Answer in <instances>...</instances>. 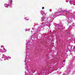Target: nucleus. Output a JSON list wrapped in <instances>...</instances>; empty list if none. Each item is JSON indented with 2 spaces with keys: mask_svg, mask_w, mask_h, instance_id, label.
Instances as JSON below:
<instances>
[{
  "mask_svg": "<svg viewBox=\"0 0 75 75\" xmlns=\"http://www.w3.org/2000/svg\"><path fill=\"white\" fill-rule=\"evenodd\" d=\"M42 9H44V7H42Z\"/></svg>",
  "mask_w": 75,
  "mask_h": 75,
  "instance_id": "obj_19",
  "label": "nucleus"
},
{
  "mask_svg": "<svg viewBox=\"0 0 75 75\" xmlns=\"http://www.w3.org/2000/svg\"><path fill=\"white\" fill-rule=\"evenodd\" d=\"M26 55H27V54H26Z\"/></svg>",
  "mask_w": 75,
  "mask_h": 75,
  "instance_id": "obj_26",
  "label": "nucleus"
},
{
  "mask_svg": "<svg viewBox=\"0 0 75 75\" xmlns=\"http://www.w3.org/2000/svg\"><path fill=\"white\" fill-rule=\"evenodd\" d=\"M3 52V50L0 49V55L1 54V53Z\"/></svg>",
  "mask_w": 75,
  "mask_h": 75,
  "instance_id": "obj_13",
  "label": "nucleus"
},
{
  "mask_svg": "<svg viewBox=\"0 0 75 75\" xmlns=\"http://www.w3.org/2000/svg\"><path fill=\"white\" fill-rule=\"evenodd\" d=\"M1 48H3V50H4V51H5V52H6L7 51V50H6L5 49V48H4V46L2 45L1 46Z\"/></svg>",
  "mask_w": 75,
  "mask_h": 75,
  "instance_id": "obj_11",
  "label": "nucleus"
},
{
  "mask_svg": "<svg viewBox=\"0 0 75 75\" xmlns=\"http://www.w3.org/2000/svg\"><path fill=\"white\" fill-rule=\"evenodd\" d=\"M32 30H34V28H32Z\"/></svg>",
  "mask_w": 75,
  "mask_h": 75,
  "instance_id": "obj_20",
  "label": "nucleus"
},
{
  "mask_svg": "<svg viewBox=\"0 0 75 75\" xmlns=\"http://www.w3.org/2000/svg\"><path fill=\"white\" fill-rule=\"evenodd\" d=\"M51 65H54V64H55V62H54V61H51Z\"/></svg>",
  "mask_w": 75,
  "mask_h": 75,
  "instance_id": "obj_10",
  "label": "nucleus"
},
{
  "mask_svg": "<svg viewBox=\"0 0 75 75\" xmlns=\"http://www.w3.org/2000/svg\"><path fill=\"white\" fill-rule=\"evenodd\" d=\"M1 58H4L5 61H6V59H7V56H6L4 54L2 55V56Z\"/></svg>",
  "mask_w": 75,
  "mask_h": 75,
  "instance_id": "obj_6",
  "label": "nucleus"
},
{
  "mask_svg": "<svg viewBox=\"0 0 75 75\" xmlns=\"http://www.w3.org/2000/svg\"><path fill=\"white\" fill-rule=\"evenodd\" d=\"M30 30V29H26L25 30V31H29Z\"/></svg>",
  "mask_w": 75,
  "mask_h": 75,
  "instance_id": "obj_14",
  "label": "nucleus"
},
{
  "mask_svg": "<svg viewBox=\"0 0 75 75\" xmlns=\"http://www.w3.org/2000/svg\"><path fill=\"white\" fill-rule=\"evenodd\" d=\"M28 42H27L26 44V51H28V50H29V49L30 48V47H29V46L27 45H28Z\"/></svg>",
  "mask_w": 75,
  "mask_h": 75,
  "instance_id": "obj_7",
  "label": "nucleus"
},
{
  "mask_svg": "<svg viewBox=\"0 0 75 75\" xmlns=\"http://www.w3.org/2000/svg\"><path fill=\"white\" fill-rule=\"evenodd\" d=\"M12 2H13L12 0H9V2H8V4H4L5 7L6 8H7L8 6H11L12 5Z\"/></svg>",
  "mask_w": 75,
  "mask_h": 75,
  "instance_id": "obj_3",
  "label": "nucleus"
},
{
  "mask_svg": "<svg viewBox=\"0 0 75 75\" xmlns=\"http://www.w3.org/2000/svg\"><path fill=\"white\" fill-rule=\"evenodd\" d=\"M28 62V57H26V58L25 59V65L26 69H27L28 68V65H27V63Z\"/></svg>",
  "mask_w": 75,
  "mask_h": 75,
  "instance_id": "obj_4",
  "label": "nucleus"
},
{
  "mask_svg": "<svg viewBox=\"0 0 75 75\" xmlns=\"http://www.w3.org/2000/svg\"><path fill=\"white\" fill-rule=\"evenodd\" d=\"M70 3L71 4H73V5H75V0H70Z\"/></svg>",
  "mask_w": 75,
  "mask_h": 75,
  "instance_id": "obj_5",
  "label": "nucleus"
},
{
  "mask_svg": "<svg viewBox=\"0 0 75 75\" xmlns=\"http://www.w3.org/2000/svg\"><path fill=\"white\" fill-rule=\"evenodd\" d=\"M66 2H67V3H68V0H66Z\"/></svg>",
  "mask_w": 75,
  "mask_h": 75,
  "instance_id": "obj_16",
  "label": "nucleus"
},
{
  "mask_svg": "<svg viewBox=\"0 0 75 75\" xmlns=\"http://www.w3.org/2000/svg\"><path fill=\"white\" fill-rule=\"evenodd\" d=\"M73 48H74V49H75V46H74V47H73Z\"/></svg>",
  "mask_w": 75,
  "mask_h": 75,
  "instance_id": "obj_21",
  "label": "nucleus"
},
{
  "mask_svg": "<svg viewBox=\"0 0 75 75\" xmlns=\"http://www.w3.org/2000/svg\"><path fill=\"white\" fill-rule=\"evenodd\" d=\"M24 19H25V20H29V19H27V18H24Z\"/></svg>",
  "mask_w": 75,
  "mask_h": 75,
  "instance_id": "obj_15",
  "label": "nucleus"
},
{
  "mask_svg": "<svg viewBox=\"0 0 75 75\" xmlns=\"http://www.w3.org/2000/svg\"><path fill=\"white\" fill-rule=\"evenodd\" d=\"M26 73V72H25V73Z\"/></svg>",
  "mask_w": 75,
  "mask_h": 75,
  "instance_id": "obj_27",
  "label": "nucleus"
},
{
  "mask_svg": "<svg viewBox=\"0 0 75 75\" xmlns=\"http://www.w3.org/2000/svg\"><path fill=\"white\" fill-rule=\"evenodd\" d=\"M41 21H43V24H41L38 27L39 29H41L42 28L44 27V25L49 27L50 25V22L48 21L47 18L46 17H43L42 18Z\"/></svg>",
  "mask_w": 75,
  "mask_h": 75,
  "instance_id": "obj_2",
  "label": "nucleus"
},
{
  "mask_svg": "<svg viewBox=\"0 0 75 75\" xmlns=\"http://www.w3.org/2000/svg\"><path fill=\"white\" fill-rule=\"evenodd\" d=\"M49 11H50V12H51V9H49Z\"/></svg>",
  "mask_w": 75,
  "mask_h": 75,
  "instance_id": "obj_17",
  "label": "nucleus"
},
{
  "mask_svg": "<svg viewBox=\"0 0 75 75\" xmlns=\"http://www.w3.org/2000/svg\"><path fill=\"white\" fill-rule=\"evenodd\" d=\"M63 62H65V60H64L63 61Z\"/></svg>",
  "mask_w": 75,
  "mask_h": 75,
  "instance_id": "obj_22",
  "label": "nucleus"
},
{
  "mask_svg": "<svg viewBox=\"0 0 75 75\" xmlns=\"http://www.w3.org/2000/svg\"><path fill=\"white\" fill-rule=\"evenodd\" d=\"M59 73H60V74H61V72H59Z\"/></svg>",
  "mask_w": 75,
  "mask_h": 75,
  "instance_id": "obj_23",
  "label": "nucleus"
},
{
  "mask_svg": "<svg viewBox=\"0 0 75 75\" xmlns=\"http://www.w3.org/2000/svg\"><path fill=\"white\" fill-rule=\"evenodd\" d=\"M74 13H75V12H74Z\"/></svg>",
  "mask_w": 75,
  "mask_h": 75,
  "instance_id": "obj_25",
  "label": "nucleus"
},
{
  "mask_svg": "<svg viewBox=\"0 0 75 75\" xmlns=\"http://www.w3.org/2000/svg\"><path fill=\"white\" fill-rule=\"evenodd\" d=\"M72 52H70V55H71V54H72Z\"/></svg>",
  "mask_w": 75,
  "mask_h": 75,
  "instance_id": "obj_18",
  "label": "nucleus"
},
{
  "mask_svg": "<svg viewBox=\"0 0 75 75\" xmlns=\"http://www.w3.org/2000/svg\"><path fill=\"white\" fill-rule=\"evenodd\" d=\"M50 68V67H49V68Z\"/></svg>",
  "mask_w": 75,
  "mask_h": 75,
  "instance_id": "obj_28",
  "label": "nucleus"
},
{
  "mask_svg": "<svg viewBox=\"0 0 75 75\" xmlns=\"http://www.w3.org/2000/svg\"><path fill=\"white\" fill-rule=\"evenodd\" d=\"M11 59V57L9 56H8L6 57V59Z\"/></svg>",
  "mask_w": 75,
  "mask_h": 75,
  "instance_id": "obj_12",
  "label": "nucleus"
},
{
  "mask_svg": "<svg viewBox=\"0 0 75 75\" xmlns=\"http://www.w3.org/2000/svg\"><path fill=\"white\" fill-rule=\"evenodd\" d=\"M61 14H60V16H63V14H64V13H68L69 12L67 10H62L61 9V8L59 9L58 11L57 12H55L54 13H52L51 14L50 16V18H51V20H54L56 17H57V15H58V14L59 13Z\"/></svg>",
  "mask_w": 75,
  "mask_h": 75,
  "instance_id": "obj_1",
  "label": "nucleus"
},
{
  "mask_svg": "<svg viewBox=\"0 0 75 75\" xmlns=\"http://www.w3.org/2000/svg\"><path fill=\"white\" fill-rule=\"evenodd\" d=\"M74 41H75V40H74Z\"/></svg>",
  "mask_w": 75,
  "mask_h": 75,
  "instance_id": "obj_24",
  "label": "nucleus"
},
{
  "mask_svg": "<svg viewBox=\"0 0 75 75\" xmlns=\"http://www.w3.org/2000/svg\"><path fill=\"white\" fill-rule=\"evenodd\" d=\"M25 75H27V74H26Z\"/></svg>",
  "mask_w": 75,
  "mask_h": 75,
  "instance_id": "obj_29",
  "label": "nucleus"
},
{
  "mask_svg": "<svg viewBox=\"0 0 75 75\" xmlns=\"http://www.w3.org/2000/svg\"><path fill=\"white\" fill-rule=\"evenodd\" d=\"M41 14L42 15H43V14H44V15H45V12L43 11H41L40 12Z\"/></svg>",
  "mask_w": 75,
  "mask_h": 75,
  "instance_id": "obj_9",
  "label": "nucleus"
},
{
  "mask_svg": "<svg viewBox=\"0 0 75 75\" xmlns=\"http://www.w3.org/2000/svg\"><path fill=\"white\" fill-rule=\"evenodd\" d=\"M59 27V25H56L55 26V28L56 30H57L58 29V28H60V29H63V28H61V27Z\"/></svg>",
  "mask_w": 75,
  "mask_h": 75,
  "instance_id": "obj_8",
  "label": "nucleus"
}]
</instances>
